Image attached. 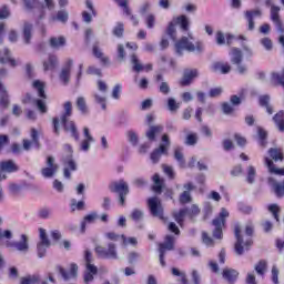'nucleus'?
Wrapping results in <instances>:
<instances>
[{"instance_id":"f257e3e1","label":"nucleus","mask_w":284,"mask_h":284,"mask_svg":"<svg viewBox=\"0 0 284 284\" xmlns=\"http://www.w3.org/2000/svg\"><path fill=\"white\" fill-rule=\"evenodd\" d=\"M186 52H203V43L195 41L194 36L189 33L187 37H182L175 42V52L179 57H183V51Z\"/></svg>"},{"instance_id":"f03ea898","label":"nucleus","mask_w":284,"mask_h":284,"mask_svg":"<svg viewBox=\"0 0 284 284\" xmlns=\"http://www.w3.org/2000/svg\"><path fill=\"white\" fill-rule=\"evenodd\" d=\"M69 116H72V102L70 101L64 103V114L60 118V121L63 124L65 132H71L73 139L79 141L77 125L72 121L68 120Z\"/></svg>"},{"instance_id":"7ed1b4c3","label":"nucleus","mask_w":284,"mask_h":284,"mask_svg":"<svg viewBox=\"0 0 284 284\" xmlns=\"http://www.w3.org/2000/svg\"><path fill=\"white\" fill-rule=\"evenodd\" d=\"M84 261L87 268V272L84 273V283L90 284L92 281H94V276L99 273V268L97 265H94V257L92 256V252L88 250L84 253Z\"/></svg>"},{"instance_id":"20e7f679","label":"nucleus","mask_w":284,"mask_h":284,"mask_svg":"<svg viewBox=\"0 0 284 284\" xmlns=\"http://www.w3.org/2000/svg\"><path fill=\"white\" fill-rule=\"evenodd\" d=\"M171 144L172 143L170 142V135L163 134L162 142L160 143L159 148L151 153V161L153 163H159L163 154L168 156V151L170 150Z\"/></svg>"},{"instance_id":"39448f33","label":"nucleus","mask_w":284,"mask_h":284,"mask_svg":"<svg viewBox=\"0 0 284 284\" xmlns=\"http://www.w3.org/2000/svg\"><path fill=\"white\" fill-rule=\"evenodd\" d=\"M95 253L100 258H109L111 261H116L119 260V252L116 251V244L114 243H109L108 246H97L95 247Z\"/></svg>"},{"instance_id":"423d86ee","label":"nucleus","mask_w":284,"mask_h":284,"mask_svg":"<svg viewBox=\"0 0 284 284\" xmlns=\"http://www.w3.org/2000/svg\"><path fill=\"white\" fill-rule=\"evenodd\" d=\"M234 234L236 237V243L234 246L235 254H237V256H242V254L245 252V250H250V247L252 246V239H248L245 242L243 241V236H241V226L240 225H235Z\"/></svg>"},{"instance_id":"0eeeda50","label":"nucleus","mask_w":284,"mask_h":284,"mask_svg":"<svg viewBox=\"0 0 284 284\" xmlns=\"http://www.w3.org/2000/svg\"><path fill=\"white\" fill-rule=\"evenodd\" d=\"M6 245L20 254H28L30 252V239L26 234L20 236V241L7 242Z\"/></svg>"},{"instance_id":"6e6552de","label":"nucleus","mask_w":284,"mask_h":284,"mask_svg":"<svg viewBox=\"0 0 284 284\" xmlns=\"http://www.w3.org/2000/svg\"><path fill=\"white\" fill-rule=\"evenodd\" d=\"M227 216H230V212H227L225 209H222L219 217L213 220L212 223L215 227L213 231L214 239H223V226L225 225V219H227Z\"/></svg>"},{"instance_id":"1a4fd4ad","label":"nucleus","mask_w":284,"mask_h":284,"mask_svg":"<svg viewBox=\"0 0 284 284\" xmlns=\"http://www.w3.org/2000/svg\"><path fill=\"white\" fill-rule=\"evenodd\" d=\"M148 207L153 216L160 219V221H165V217L163 216V204L159 197H150L148 200Z\"/></svg>"},{"instance_id":"9d476101","label":"nucleus","mask_w":284,"mask_h":284,"mask_svg":"<svg viewBox=\"0 0 284 284\" xmlns=\"http://www.w3.org/2000/svg\"><path fill=\"white\" fill-rule=\"evenodd\" d=\"M113 191L119 194L120 205H125V197L130 194V186L125 180H120L113 183Z\"/></svg>"},{"instance_id":"9b49d317","label":"nucleus","mask_w":284,"mask_h":284,"mask_svg":"<svg viewBox=\"0 0 284 284\" xmlns=\"http://www.w3.org/2000/svg\"><path fill=\"white\" fill-rule=\"evenodd\" d=\"M172 251L174 250V236L166 235L164 243L160 244L159 252H160V263L162 267H165V251Z\"/></svg>"},{"instance_id":"f8f14e48","label":"nucleus","mask_w":284,"mask_h":284,"mask_svg":"<svg viewBox=\"0 0 284 284\" xmlns=\"http://www.w3.org/2000/svg\"><path fill=\"white\" fill-rule=\"evenodd\" d=\"M40 242L37 245L38 257L43 258L45 256V252H48V247H50V240L48 239V233H45L44 229H40Z\"/></svg>"},{"instance_id":"ddd939ff","label":"nucleus","mask_w":284,"mask_h":284,"mask_svg":"<svg viewBox=\"0 0 284 284\" xmlns=\"http://www.w3.org/2000/svg\"><path fill=\"white\" fill-rule=\"evenodd\" d=\"M59 172V164L54 162L53 156L47 158V166L41 170V174L44 179H52L54 174Z\"/></svg>"},{"instance_id":"4468645a","label":"nucleus","mask_w":284,"mask_h":284,"mask_svg":"<svg viewBox=\"0 0 284 284\" xmlns=\"http://www.w3.org/2000/svg\"><path fill=\"white\" fill-rule=\"evenodd\" d=\"M271 6V20L273 21L277 32L280 34H284V27H283V21L281 20V7L274 6V4H268Z\"/></svg>"},{"instance_id":"2eb2a0df","label":"nucleus","mask_w":284,"mask_h":284,"mask_svg":"<svg viewBox=\"0 0 284 284\" xmlns=\"http://www.w3.org/2000/svg\"><path fill=\"white\" fill-rule=\"evenodd\" d=\"M244 17L247 21V30L252 32L255 28L254 19H261L263 17V11H261V9L248 10L245 11Z\"/></svg>"},{"instance_id":"dca6fc26","label":"nucleus","mask_w":284,"mask_h":284,"mask_svg":"<svg viewBox=\"0 0 284 284\" xmlns=\"http://www.w3.org/2000/svg\"><path fill=\"white\" fill-rule=\"evenodd\" d=\"M8 75L6 69H0V79H4ZM0 105L2 108H8L10 101L8 100V90L3 87V83L0 82Z\"/></svg>"},{"instance_id":"f3484780","label":"nucleus","mask_w":284,"mask_h":284,"mask_svg":"<svg viewBox=\"0 0 284 284\" xmlns=\"http://www.w3.org/2000/svg\"><path fill=\"white\" fill-rule=\"evenodd\" d=\"M130 61L132 64L133 72H143V70L150 72V70H152V64L143 65V63H141V60H139V57L136 54H132Z\"/></svg>"},{"instance_id":"a211bd4d","label":"nucleus","mask_w":284,"mask_h":284,"mask_svg":"<svg viewBox=\"0 0 284 284\" xmlns=\"http://www.w3.org/2000/svg\"><path fill=\"white\" fill-rule=\"evenodd\" d=\"M73 63L74 62L71 59H69L67 61L65 67L61 70L60 81L63 83V85H68V83H70V73L72 72Z\"/></svg>"},{"instance_id":"6ab92c4d","label":"nucleus","mask_w":284,"mask_h":284,"mask_svg":"<svg viewBox=\"0 0 284 284\" xmlns=\"http://www.w3.org/2000/svg\"><path fill=\"white\" fill-rule=\"evenodd\" d=\"M0 171L12 174V172H19V165L13 160H6L0 162Z\"/></svg>"},{"instance_id":"aec40b11","label":"nucleus","mask_w":284,"mask_h":284,"mask_svg":"<svg viewBox=\"0 0 284 284\" xmlns=\"http://www.w3.org/2000/svg\"><path fill=\"white\" fill-rule=\"evenodd\" d=\"M23 150L28 151L32 145H36V148H39V131L37 129H31V141L30 140H23Z\"/></svg>"},{"instance_id":"412c9836","label":"nucleus","mask_w":284,"mask_h":284,"mask_svg":"<svg viewBox=\"0 0 284 284\" xmlns=\"http://www.w3.org/2000/svg\"><path fill=\"white\" fill-rule=\"evenodd\" d=\"M58 270L64 281H70V278H77L79 266L77 264H71L70 272L64 271L61 266H59Z\"/></svg>"},{"instance_id":"4be33fe9","label":"nucleus","mask_w":284,"mask_h":284,"mask_svg":"<svg viewBox=\"0 0 284 284\" xmlns=\"http://www.w3.org/2000/svg\"><path fill=\"white\" fill-rule=\"evenodd\" d=\"M84 140L81 142L80 150L88 152L90 150V143H94V138L90 134V129H83Z\"/></svg>"},{"instance_id":"5701e85b","label":"nucleus","mask_w":284,"mask_h":284,"mask_svg":"<svg viewBox=\"0 0 284 284\" xmlns=\"http://www.w3.org/2000/svg\"><path fill=\"white\" fill-rule=\"evenodd\" d=\"M23 103H36L38 110L42 113L45 114L48 112V106L45 105L44 100H32V95L30 93L27 94V98L23 100Z\"/></svg>"},{"instance_id":"b1692460","label":"nucleus","mask_w":284,"mask_h":284,"mask_svg":"<svg viewBox=\"0 0 284 284\" xmlns=\"http://www.w3.org/2000/svg\"><path fill=\"white\" fill-rule=\"evenodd\" d=\"M64 171H63V174H64V179H70L71 176V172H74L77 171V162H74L72 160V156H68L64 159Z\"/></svg>"},{"instance_id":"393cba45","label":"nucleus","mask_w":284,"mask_h":284,"mask_svg":"<svg viewBox=\"0 0 284 284\" xmlns=\"http://www.w3.org/2000/svg\"><path fill=\"white\" fill-rule=\"evenodd\" d=\"M196 77H199V70H186L181 80V85H190V83H192V80L196 79Z\"/></svg>"},{"instance_id":"a878e982","label":"nucleus","mask_w":284,"mask_h":284,"mask_svg":"<svg viewBox=\"0 0 284 284\" xmlns=\"http://www.w3.org/2000/svg\"><path fill=\"white\" fill-rule=\"evenodd\" d=\"M163 132V125H150V129L146 131V139L149 141H156V134Z\"/></svg>"},{"instance_id":"bb28decb","label":"nucleus","mask_w":284,"mask_h":284,"mask_svg":"<svg viewBox=\"0 0 284 284\" xmlns=\"http://www.w3.org/2000/svg\"><path fill=\"white\" fill-rule=\"evenodd\" d=\"M231 63L236 65L239 63H243V52L239 48H233L230 52Z\"/></svg>"},{"instance_id":"cd10ccee","label":"nucleus","mask_w":284,"mask_h":284,"mask_svg":"<svg viewBox=\"0 0 284 284\" xmlns=\"http://www.w3.org/2000/svg\"><path fill=\"white\" fill-rule=\"evenodd\" d=\"M49 45L53 50H59V48H63V45H65V38L63 36H60L58 38L57 37H52L49 40Z\"/></svg>"},{"instance_id":"c85d7f7f","label":"nucleus","mask_w":284,"mask_h":284,"mask_svg":"<svg viewBox=\"0 0 284 284\" xmlns=\"http://www.w3.org/2000/svg\"><path fill=\"white\" fill-rule=\"evenodd\" d=\"M265 165L268 168V172L271 174H277L278 176H284V169H277L274 166V161H272L270 158H264Z\"/></svg>"},{"instance_id":"c756f323","label":"nucleus","mask_w":284,"mask_h":284,"mask_svg":"<svg viewBox=\"0 0 284 284\" xmlns=\"http://www.w3.org/2000/svg\"><path fill=\"white\" fill-rule=\"evenodd\" d=\"M223 278H225L227 283H234V281L239 278V272L234 268H224Z\"/></svg>"},{"instance_id":"7c9ffc66","label":"nucleus","mask_w":284,"mask_h":284,"mask_svg":"<svg viewBox=\"0 0 284 284\" xmlns=\"http://www.w3.org/2000/svg\"><path fill=\"white\" fill-rule=\"evenodd\" d=\"M214 72H220V74H230L232 67L227 63L215 62L213 64Z\"/></svg>"},{"instance_id":"2f4dec72","label":"nucleus","mask_w":284,"mask_h":284,"mask_svg":"<svg viewBox=\"0 0 284 284\" xmlns=\"http://www.w3.org/2000/svg\"><path fill=\"white\" fill-rule=\"evenodd\" d=\"M94 103L98 105H101L103 110H106L108 108V98L105 97V93H93Z\"/></svg>"},{"instance_id":"473e14b6","label":"nucleus","mask_w":284,"mask_h":284,"mask_svg":"<svg viewBox=\"0 0 284 284\" xmlns=\"http://www.w3.org/2000/svg\"><path fill=\"white\" fill-rule=\"evenodd\" d=\"M69 13L65 10L58 11L57 16H51L49 21L54 23V21H60L61 23H65L68 21Z\"/></svg>"},{"instance_id":"72a5a7b5","label":"nucleus","mask_w":284,"mask_h":284,"mask_svg":"<svg viewBox=\"0 0 284 284\" xmlns=\"http://www.w3.org/2000/svg\"><path fill=\"white\" fill-rule=\"evenodd\" d=\"M275 125L278 128L280 132H284V111L277 112L273 116Z\"/></svg>"},{"instance_id":"f704fd0d","label":"nucleus","mask_w":284,"mask_h":284,"mask_svg":"<svg viewBox=\"0 0 284 284\" xmlns=\"http://www.w3.org/2000/svg\"><path fill=\"white\" fill-rule=\"evenodd\" d=\"M175 23L180 26V28L184 31L187 32L190 30V20L187 19L186 16H180L175 19Z\"/></svg>"},{"instance_id":"c9c22d12","label":"nucleus","mask_w":284,"mask_h":284,"mask_svg":"<svg viewBox=\"0 0 284 284\" xmlns=\"http://www.w3.org/2000/svg\"><path fill=\"white\" fill-rule=\"evenodd\" d=\"M58 63H59V60L55 58V55H49L48 61L43 62L44 71L54 70Z\"/></svg>"},{"instance_id":"e433bc0d","label":"nucleus","mask_w":284,"mask_h":284,"mask_svg":"<svg viewBox=\"0 0 284 284\" xmlns=\"http://www.w3.org/2000/svg\"><path fill=\"white\" fill-rule=\"evenodd\" d=\"M75 105L78 110L81 112V114H88V103L85 102V98L79 97L75 101Z\"/></svg>"},{"instance_id":"4c0bfd02","label":"nucleus","mask_w":284,"mask_h":284,"mask_svg":"<svg viewBox=\"0 0 284 284\" xmlns=\"http://www.w3.org/2000/svg\"><path fill=\"white\" fill-rule=\"evenodd\" d=\"M23 39L24 43H30V40L32 39V23L26 22L23 27Z\"/></svg>"},{"instance_id":"58836bf2","label":"nucleus","mask_w":284,"mask_h":284,"mask_svg":"<svg viewBox=\"0 0 284 284\" xmlns=\"http://www.w3.org/2000/svg\"><path fill=\"white\" fill-rule=\"evenodd\" d=\"M260 105L266 109L267 114H274V108L270 105V98L268 95L260 97Z\"/></svg>"},{"instance_id":"ea45409f","label":"nucleus","mask_w":284,"mask_h":284,"mask_svg":"<svg viewBox=\"0 0 284 284\" xmlns=\"http://www.w3.org/2000/svg\"><path fill=\"white\" fill-rule=\"evenodd\" d=\"M39 281H41V275L33 274L26 277H21L20 284H37L39 283Z\"/></svg>"},{"instance_id":"a19ab883","label":"nucleus","mask_w":284,"mask_h":284,"mask_svg":"<svg viewBox=\"0 0 284 284\" xmlns=\"http://www.w3.org/2000/svg\"><path fill=\"white\" fill-rule=\"evenodd\" d=\"M256 181V168L254 165H248L246 169V182L252 184Z\"/></svg>"},{"instance_id":"79ce46f5","label":"nucleus","mask_w":284,"mask_h":284,"mask_svg":"<svg viewBox=\"0 0 284 284\" xmlns=\"http://www.w3.org/2000/svg\"><path fill=\"white\" fill-rule=\"evenodd\" d=\"M153 192H155L156 194H161L163 190V180H161V176H159V174L153 175Z\"/></svg>"},{"instance_id":"37998d69","label":"nucleus","mask_w":284,"mask_h":284,"mask_svg":"<svg viewBox=\"0 0 284 284\" xmlns=\"http://www.w3.org/2000/svg\"><path fill=\"white\" fill-rule=\"evenodd\" d=\"M33 88L38 91V95L40 97V99H47L45 97V84H43V82L36 80L33 82Z\"/></svg>"},{"instance_id":"c03bdc74","label":"nucleus","mask_w":284,"mask_h":284,"mask_svg":"<svg viewBox=\"0 0 284 284\" xmlns=\"http://www.w3.org/2000/svg\"><path fill=\"white\" fill-rule=\"evenodd\" d=\"M0 63H9L11 68L17 67V60L10 57V51L8 49L4 50V57H0Z\"/></svg>"},{"instance_id":"a18cd8bd","label":"nucleus","mask_w":284,"mask_h":284,"mask_svg":"<svg viewBox=\"0 0 284 284\" xmlns=\"http://www.w3.org/2000/svg\"><path fill=\"white\" fill-rule=\"evenodd\" d=\"M257 136H258V141H260V145H262V148H265V145H267V131H265V129L257 126Z\"/></svg>"},{"instance_id":"49530a36","label":"nucleus","mask_w":284,"mask_h":284,"mask_svg":"<svg viewBox=\"0 0 284 284\" xmlns=\"http://www.w3.org/2000/svg\"><path fill=\"white\" fill-rule=\"evenodd\" d=\"M268 154L273 161H283V151L281 149L271 148Z\"/></svg>"},{"instance_id":"de8ad7c7","label":"nucleus","mask_w":284,"mask_h":284,"mask_svg":"<svg viewBox=\"0 0 284 284\" xmlns=\"http://www.w3.org/2000/svg\"><path fill=\"white\" fill-rule=\"evenodd\" d=\"M99 219V215L97 213H90L88 214L83 222L81 223V232H85V225L87 223H94Z\"/></svg>"},{"instance_id":"09e8293b","label":"nucleus","mask_w":284,"mask_h":284,"mask_svg":"<svg viewBox=\"0 0 284 284\" xmlns=\"http://www.w3.org/2000/svg\"><path fill=\"white\" fill-rule=\"evenodd\" d=\"M171 274L173 276H178L179 278H181L180 281L182 284H187V275L185 274V272L180 271L176 267H173V268H171Z\"/></svg>"},{"instance_id":"8fccbe9b","label":"nucleus","mask_w":284,"mask_h":284,"mask_svg":"<svg viewBox=\"0 0 284 284\" xmlns=\"http://www.w3.org/2000/svg\"><path fill=\"white\" fill-rule=\"evenodd\" d=\"M255 272H256V274H260V276H263V274H265V272H267V262L265 260H261L255 265Z\"/></svg>"},{"instance_id":"3c124183","label":"nucleus","mask_w":284,"mask_h":284,"mask_svg":"<svg viewBox=\"0 0 284 284\" xmlns=\"http://www.w3.org/2000/svg\"><path fill=\"white\" fill-rule=\"evenodd\" d=\"M173 216H174V220L176 221V223H179V225H181L183 223V220L185 219V216H187V209H182L178 213L174 212Z\"/></svg>"},{"instance_id":"603ef678","label":"nucleus","mask_w":284,"mask_h":284,"mask_svg":"<svg viewBox=\"0 0 284 284\" xmlns=\"http://www.w3.org/2000/svg\"><path fill=\"white\" fill-rule=\"evenodd\" d=\"M174 159L178 161V163L185 168V158L183 156V152L181 148H176L174 151Z\"/></svg>"},{"instance_id":"864d4df0","label":"nucleus","mask_w":284,"mask_h":284,"mask_svg":"<svg viewBox=\"0 0 284 284\" xmlns=\"http://www.w3.org/2000/svg\"><path fill=\"white\" fill-rule=\"evenodd\" d=\"M181 108V102H176V99H168V109L170 112H176Z\"/></svg>"},{"instance_id":"5fc2aeb1","label":"nucleus","mask_w":284,"mask_h":284,"mask_svg":"<svg viewBox=\"0 0 284 284\" xmlns=\"http://www.w3.org/2000/svg\"><path fill=\"white\" fill-rule=\"evenodd\" d=\"M166 34L170 37V39L176 41V24L174 22L169 23Z\"/></svg>"},{"instance_id":"6e6d98bb","label":"nucleus","mask_w":284,"mask_h":284,"mask_svg":"<svg viewBox=\"0 0 284 284\" xmlns=\"http://www.w3.org/2000/svg\"><path fill=\"white\" fill-rule=\"evenodd\" d=\"M180 203L182 205H185L186 203H192V194H190L189 191H184L179 199Z\"/></svg>"},{"instance_id":"4d7b16f0","label":"nucleus","mask_w":284,"mask_h":284,"mask_svg":"<svg viewBox=\"0 0 284 284\" xmlns=\"http://www.w3.org/2000/svg\"><path fill=\"white\" fill-rule=\"evenodd\" d=\"M144 212H143V210H139V209H134L132 212H131V219L133 220V221H141V220H143V216H144Z\"/></svg>"},{"instance_id":"13d9d810","label":"nucleus","mask_w":284,"mask_h":284,"mask_svg":"<svg viewBox=\"0 0 284 284\" xmlns=\"http://www.w3.org/2000/svg\"><path fill=\"white\" fill-rule=\"evenodd\" d=\"M85 207V202L79 201L77 202L75 199L71 200V210L74 212L75 210H83Z\"/></svg>"},{"instance_id":"bf43d9fd","label":"nucleus","mask_w":284,"mask_h":284,"mask_svg":"<svg viewBox=\"0 0 284 284\" xmlns=\"http://www.w3.org/2000/svg\"><path fill=\"white\" fill-rule=\"evenodd\" d=\"M124 27L123 23H118L114 28H113V34L114 37H118L119 39H121V37H123V32H124Z\"/></svg>"},{"instance_id":"052dcab7","label":"nucleus","mask_w":284,"mask_h":284,"mask_svg":"<svg viewBox=\"0 0 284 284\" xmlns=\"http://www.w3.org/2000/svg\"><path fill=\"white\" fill-rule=\"evenodd\" d=\"M93 54L97 59H101L103 63H109V59L103 57V52L98 47H93Z\"/></svg>"},{"instance_id":"680f3d73","label":"nucleus","mask_w":284,"mask_h":284,"mask_svg":"<svg viewBox=\"0 0 284 284\" xmlns=\"http://www.w3.org/2000/svg\"><path fill=\"white\" fill-rule=\"evenodd\" d=\"M191 278L193 281V284H201V273L199 272V270L193 268L191 271Z\"/></svg>"},{"instance_id":"e2e57ef3","label":"nucleus","mask_w":284,"mask_h":284,"mask_svg":"<svg viewBox=\"0 0 284 284\" xmlns=\"http://www.w3.org/2000/svg\"><path fill=\"white\" fill-rule=\"evenodd\" d=\"M202 241L204 245H207V247H212V245H214V240L210 237L207 232H202Z\"/></svg>"},{"instance_id":"0e129e2a","label":"nucleus","mask_w":284,"mask_h":284,"mask_svg":"<svg viewBox=\"0 0 284 284\" xmlns=\"http://www.w3.org/2000/svg\"><path fill=\"white\" fill-rule=\"evenodd\" d=\"M118 61H125V47L123 44H118Z\"/></svg>"},{"instance_id":"69168bd1","label":"nucleus","mask_w":284,"mask_h":284,"mask_svg":"<svg viewBox=\"0 0 284 284\" xmlns=\"http://www.w3.org/2000/svg\"><path fill=\"white\" fill-rule=\"evenodd\" d=\"M121 239L123 241V245H138L139 241L136 237H125V235H121Z\"/></svg>"},{"instance_id":"338daca9","label":"nucleus","mask_w":284,"mask_h":284,"mask_svg":"<svg viewBox=\"0 0 284 284\" xmlns=\"http://www.w3.org/2000/svg\"><path fill=\"white\" fill-rule=\"evenodd\" d=\"M260 43L263 45V48H265V50L270 51L272 50V48H274L273 43H272V39L270 38H263L260 40Z\"/></svg>"},{"instance_id":"774afa93","label":"nucleus","mask_w":284,"mask_h":284,"mask_svg":"<svg viewBox=\"0 0 284 284\" xmlns=\"http://www.w3.org/2000/svg\"><path fill=\"white\" fill-rule=\"evenodd\" d=\"M139 258H141V253H139V252H130L129 254H128V261H129V263H136L138 261H139Z\"/></svg>"}]
</instances>
